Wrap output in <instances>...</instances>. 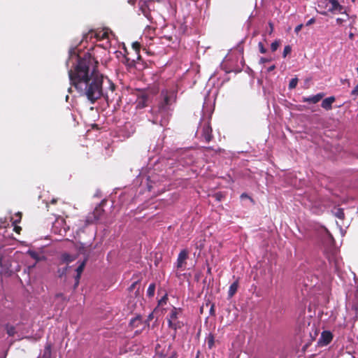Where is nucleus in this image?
Returning a JSON list of instances; mask_svg holds the SVG:
<instances>
[{
    "mask_svg": "<svg viewBox=\"0 0 358 358\" xmlns=\"http://www.w3.org/2000/svg\"><path fill=\"white\" fill-rule=\"evenodd\" d=\"M66 66L72 64L69 70V77L79 95L94 104L101 97L106 101L115 90V85L107 77L100 73L96 69V62L89 52L81 57L77 48L69 50Z\"/></svg>",
    "mask_w": 358,
    "mask_h": 358,
    "instance_id": "f257e3e1",
    "label": "nucleus"
},
{
    "mask_svg": "<svg viewBox=\"0 0 358 358\" xmlns=\"http://www.w3.org/2000/svg\"><path fill=\"white\" fill-rule=\"evenodd\" d=\"M176 92L174 90L162 91L160 99L156 106L150 110V121L153 124L165 126L169 120L172 105L176 101Z\"/></svg>",
    "mask_w": 358,
    "mask_h": 358,
    "instance_id": "f03ea898",
    "label": "nucleus"
},
{
    "mask_svg": "<svg viewBox=\"0 0 358 358\" xmlns=\"http://www.w3.org/2000/svg\"><path fill=\"white\" fill-rule=\"evenodd\" d=\"M203 115L196 131V135L205 142L209 143L213 138L212 128L210 125V119L213 113L210 103L208 106L206 99L203 106Z\"/></svg>",
    "mask_w": 358,
    "mask_h": 358,
    "instance_id": "7ed1b4c3",
    "label": "nucleus"
},
{
    "mask_svg": "<svg viewBox=\"0 0 358 358\" xmlns=\"http://www.w3.org/2000/svg\"><path fill=\"white\" fill-rule=\"evenodd\" d=\"M113 36V33L107 29L99 31L91 30L83 36L82 43L96 38L97 41H103L100 45L104 49H108L110 48L111 38Z\"/></svg>",
    "mask_w": 358,
    "mask_h": 358,
    "instance_id": "20e7f679",
    "label": "nucleus"
},
{
    "mask_svg": "<svg viewBox=\"0 0 358 358\" xmlns=\"http://www.w3.org/2000/svg\"><path fill=\"white\" fill-rule=\"evenodd\" d=\"M317 13L323 15H327L328 13H341L346 14L348 17L344 6L341 5L337 0H320L317 3Z\"/></svg>",
    "mask_w": 358,
    "mask_h": 358,
    "instance_id": "39448f33",
    "label": "nucleus"
},
{
    "mask_svg": "<svg viewBox=\"0 0 358 358\" xmlns=\"http://www.w3.org/2000/svg\"><path fill=\"white\" fill-rule=\"evenodd\" d=\"M305 287L309 289L313 294H327L329 292L328 285H323L322 283L317 282V278L314 277L310 284L305 282Z\"/></svg>",
    "mask_w": 358,
    "mask_h": 358,
    "instance_id": "423d86ee",
    "label": "nucleus"
},
{
    "mask_svg": "<svg viewBox=\"0 0 358 358\" xmlns=\"http://www.w3.org/2000/svg\"><path fill=\"white\" fill-rule=\"evenodd\" d=\"M164 178V177L162 176L161 180H157L155 176H148L147 178L148 191H152L154 193H161L164 192L166 185L161 184L163 182Z\"/></svg>",
    "mask_w": 358,
    "mask_h": 358,
    "instance_id": "0eeeda50",
    "label": "nucleus"
},
{
    "mask_svg": "<svg viewBox=\"0 0 358 358\" xmlns=\"http://www.w3.org/2000/svg\"><path fill=\"white\" fill-rule=\"evenodd\" d=\"M52 231L62 236H65L69 227L66 226L64 219L58 218L52 224Z\"/></svg>",
    "mask_w": 358,
    "mask_h": 358,
    "instance_id": "6e6552de",
    "label": "nucleus"
},
{
    "mask_svg": "<svg viewBox=\"0 0 358 358\" xmlns=\"http://www.w3.org/2000/svg\"><path fill=\"white\" fill-rule=\"evenodd\" d=\"M135 131V127L132 123L128 122H126L122 127L118 130V135L120 137L127 138L131 136Z\"/></svg>",
    "mask_w": 358,
    "mask_h": 358,
    "instance_id": "1a4fd4ad",
    "label": "nucleus"
},
{
    "mask_svg": "<svg viewBox=\"0 0 358 358\" xmlns=\"http://www.w3.org/2000/svg\"><path fill=\"white\" fill-rule=\"evenodd\" d=\"M180 163L182 166H187L194 162V157L189 150H184L181 152L179 158Z\"/></svg>",
    "mask_w": 358,
    "mask_h": 358,
    "instance_id": "9d476101",
    "label": "nucleus"
},
{
    "mask_svg": "<svg viewBox=\"0 0 358 358\" xmlns=\"http://www.w3.org/2000/svg\"><path fill=\"white\" fill-rule=\"evenodd\" d=\"M181 312L180 308L173 307L168 317V324L171 328L176 329L177 325L176 321L178 319L179 313Z\"/></svg>",
    "mask_w": 358,
    "mask_h": 358,
    "instance_id": "9b49d317",
    "label": "nucleus"
},
{
    "mask_svg": "<svg viewBox=\"0 0 358 358\" xmlns=\"http://www.w3.org/2000/svg\"><path fill=\"white\" fill-rule=\"evenodd\" d=\"M333 339L332 333L329 331H324L317 341L319 346H326L331 343Z\"/></svg>",
    "mask_w": 358,
    "mask_h": 358,
    "instance_id": "f8f14e48",
    "label": "nucleus"
},
{
    "mask_svg": "<svg viewBox=\"0 0 358 358\" xmlns=\"http://www.w3.org/2000/svg\"><path fill=\"white\" fill-rule=\"evenodd\" d=\"M187 257L188 252L187 250H182L180 252L176 263V266L177 267V268H182L183 267V265L185 263Z\"/></svg>",
    "mask_w": 358,
    "mask_h": 358,
    "instance_id": "ddd939ff",
    "label": "nucleus"
},
{
    "mask_svg": "<svg viewBox=\"0 0 358 358\" xmlns=\"http://www.w3.org/2000/svg\"><path fill=\"white\" fill-rule=\"evenodd\" d=\"M148 101V97L144 94H141L138 96L136 101V108L137 109H142L147 106Z\"/></svg>",
    "mask_w": 358,
    "mask_h": 358,
    "instance_id": "4468645a",
    "label": "nucleus"
},
{
    "mask_svg": "<svg viewBox=\"0 0 358 358\" xmlns=\"http://www.w3.org/2000/svg\"><path fill=\"white\" fill-rule=\"evenodd\" d=\"M324 96V93H318L315 95L303 97L302 101L305 103H317Z\"/></svg>",
    "mask_w": 358,
    "mask_h": 358,
    "instance_id": "2eb2a0df",
    "label": "nucleus"
},
{
    "mask_svg": "<svg viewBox=\"0 0 358 358\" xmlns=\"http://www.w3.org/2000/svg\"><path fill=\"white\" fill-rule=\"evenodd\" d=\"M336 99L331 96L324 99L321 104V106L326 110H330L332 108V103L335 101Z\"/></svg>",
    "mask_w": 358,
    "mask_h": 358,
    "instance_id": "dca6fc26",
    "label": "nucleus"
},
{
    "mask_svg": "<svg viewBox=\"0 0 358 358\" xmlns=\"http://www.w3.org/2000/svg\"><path fill=\"white\" fill-rule=\"evenodd\" d=\"M85 260L83 261L80 265L77 267L76 268V275L75 277V287H76L78 284H79V280H80V275L84 270V267L85 266Z\"/></svg>",
    "mask_w": 358,
    "mask_h": 358,
    "instance_id": "f3484780",
    "label": "nucleus"
},
{
    "mask_svg": "<svg viewBox=\"0 0 358 358\" xmlns=\"http://www.w3.org/2000/svg\"><path fill=\"white\" fill-rule=\"evenodd\" d=\"M140 10L141 13L149 20L152 21V16L150 14V8H148L147 3L143 2L140 5Z\"/></svg>",
    "mask_w": 358,
    "mask_h": 358,
    "instance_id": "a211bd4d",
    "label": "nucleus"
},
{
    "mask_svg": "<svg viewBox=\"0 0 358 358\" xmlns=\"http://www.w3.org/2000/svg\"><path fill=\"white\" fill-rule=\"evenodd\" d=\"M335 250L331 252V255H327L329 263L331 264L333 262L334 263L335 269H338L340 267V262L338 258L336 256Z\"/></svg>",
    "mask_w": 358,
    "mask_h": 358,
    "instance_id": "6ab92c4d",
    "label": "nucleus"
},
{
    "mask_svg": "<svg viewBox=\"0 0 358 358\" xmlns=\"http://www.w3.org/2000/svg\"><path fill=\"white\" fill-rule=\"evenodd\" d=\"M238 287V280H236L229 286V291H228V298H229V299L231 298L236 294V292H237Z\"/></svg>",
    "mask_w": 358,
    "mask_h": 358,
    "instance_id": "aec40b11",
    "label": "nucleus"
},
{
    "mask_svg": "<svg viewBox=\"0 0 358 358\" xmlns=\"http://www.w3.org/2000/svg\"><path fill=\"white\" fill-rule=\"evenodd\" d=\"M76 257L75 255H72L68 253H64L61 256V260L62 262L69 264L70 262H73L76 259Z\"/></svg>",
    "mask_w": 358,
    "mask_h": 358,
    "instance_id": "412c9836",
    "label": "nucleus"
},
{
    "mask_svg": "<svg viewBox=\"0 0 358 358\" xmlns=\"http://www.w3.org/2000/svg\"><path fill=\"white\" fill-rule=\"evenodd\" d=\"M129 324L131 327H138L139 326L143 325L142 323L141 317L137 316L131 320Z\"/></svg>",
    "mask_w": 358,
    "mask_h": 358,
    "instance_id": "4be33fe9",
    "label": "nucleus"
},
{
    "mask_svg": "<svg viewBox=\"0 0 358 358\" xmlns=\"http://www.w3.org/2000/svg\"><path fill=\"white\" fill-rule=\"evenodd\" d=\"M15 217L16 218H12V220H13V224L14 225V230L19 233L20 230H21V228L20 227H17L16 224L17 223L20 222V220H21V213H17L16 215H15Z\"/></svg>",
    "mask_w": 358,
    "mask_h": 358,
    "instance_id": "5701e85b",
    "label": "nucleus"
},
{
    "mask_svg": "<svg viewBox=\"0 0 358 358\" xmlns=\"http://www.w3.org/2000/svg\"><path fill=\"white\" fill-rule=\"evenodd\" d=\"M51 357V344L47 343L41 358H50Z\"/></svg>",
    "mask_w": 358,
    "mask_h": 358,
    "instance_id": "b1692460",
    "label": "nucleus"
},
{
    "mask_svg": "<svg viewBox=\"0 0 358 358\" xmlns=\"http://www.w3.org/2000/svg\"><path fill=\"white\" fill-rule=\"evenodd\" d=\"M324 232L327 244H329L330 246L333 245L334 240L331 234L329 232V231L327 229H324Z\"/></svg>",
    "mask_w": 358,
    "mask_h": 358,
    "instance_id": "393cba45",
    "label": "nucleus"
},
{
    "mask_svg": "<svg viewBox=\"0 0 358 358\" xmlns=\"http://www.w3.org/2000/svg\"><path fill=\"white\" fill-rule=\"evenodd\" d=\"M206 341L208 348L212 349L213 347L214 346V343H215V338H214L213 335L211 334H209L206 338Z\"/></svg>",
    "mask_w": 358,
    "mask_h": 358,
    "instance_id": "a878e982",
    "label": "nucleus"
},
{
    "mask_svg": "<svg viewBox=\"0 0 358 358\" xmlns=\"http://www.w3.org/2000/svg\"><path fill=\"white\" fill-rule=\"evenodd\" d=\"M155 283L150 284V285L148 286V288L147 289V295L149 297H152L155 294Z\"/></svg>",
    "mask_w": 358,
    "mask_h": 358,
    "instance_id": "bb28decb",
    "label": "nucleus"
},
{
    "mask_svg": "<svg viewBox=\"0 0 358 358\" xmlns=\"http://www.w3.org/2000/svg\"><path fill=\"white\" fill-rule=\"evenodd\" d=\"M121 62L127 66H133L134 65V60H130L129 58L125 57L124 55H122V59Z\"/></svg>",
    "mask_w": 358,
    "mask_h": 358,
    "instance_id": "cd10ccee",
    "label": "nucleus"
},
{
    "mask_svg": "<svg viewBox=\"0 0 358 358\" xmlns=\"http://www.w3.org/2000/svg\"><path fill=\"white\" fill-rule=\"evenodd\" d=\"M27 254H29L31 258H33L34 259H35L37 262L41 259L39 254L36 251L29 250L27 251Z\"/></svg>",
    "mask_w": 358,
    "mask_h": 358,
    "instance_id": "c85d7f7f",
    "label": "nucleus"
},
{
    "mask_svg": "<svg viewBox=\"0 0 358 358\" xmlns=\"http://www.w3.org/2000/svg\"><path fill=\"white\" fill-rule=\"evenodd\" d=\"M334 215L338 219L343 220L345 217L343 209L338 208L334 212Z\"/></svg>",
    "mask_w": 358,
    "mask_h": 358,
    "instance_id": "c756f323",
    "label": "nucleus"
},
{
    "mask_svg": "<svg viewBox=\"0 0 358 358\" xmlns=\"http://www.w3.org/2000/svg\"><path fill=\"white\" fill-rule=\"evenodd\" d=\"M298 83V79L296 78L291 79L289 83V88L294 89L296 87Z\"/></svg>",
    "mask_w": 358,
    "mask_h": 358,
    "instance_id": "7c9ffc66",
    "label": "nucleus"
},
{
    "mask_svg": "<svg viewBox=\"0 0 358 358\" xmlns=\"http://www.w3.org/2000/svg\"><path fill=\"white\" fill-rule=\"evenodd\" d=\"M168 300L167 294H165L159 301L158 306H164Z\"/></svg>",
    "mask_w": 358,
    "mask_h": 358,
    "instance_id": "2f4dec72",
    "label": "nucleus"
},
{
    "mask_svg": "<svg viewBox=\"0 0 358 358\" xmlns=\"http://www.w3.org/2000/svg\"><path fill=\"white\" fill-rule=\"evenodd\" d=\"M280 45V43L278 41H275L271 44V50L272 52H275L277 50Z\"/></svg>",
    "mask_w": 358,
    "mask_h": 358,
    "instance_id": "473e14b6",
    "label": "nucleus"
},
{
    "mask_svg": "<svg viewBox=\"0 0 358 358\" xmlns=\"http://www.w3.org/2000/svg\"><path fill=\"white\" fill-rule=\"evenodd\" d=\"M291 51H292V48L289 45H286L283 50L282 57H286L287 55L291 52Z\"/></svg>",
    "mask_w": 358,
    "mask_h": 358,
    "instance_id": "72a5a7b5",
    "label": "nucleus"
},
{
    "mask_svg": "<svg viewBox=\"0 0 358 358\" xmlns=\"http://www.w3.org/2000/svg\"><path fill=\"white\" fill-rule=\"evenodd\" d=\"M101 211L102 210L100 208L95 209V211L94 212L95 220H98L100 219V213Z\"/></svg>",
    "mask_w": 358,
    "mask_h": 358,
    "instance_id": "f704fd0d",
    "label": "nucleus"
},
{
    "mask_svg": "<svg viewBox=\"0 0 358 358\" xmlns=\"http://www.w3.org/2000/svg\"><path fill=\"white\" fill-rule=\"evenodd\" d=\"M258 47H259V52L262 54H264L266 52V49L264 48V44L262 43V42H259L258 43Z\"/></svg>",
    "mask_w": 358,
    "mask_h": 358,
    "instance_id": "c9c22d12",
    "label": "nucleus"
},
{
    "mask_svg": "<svg viewBox=\"0 0 358 358\" xmlns=\"http://www.w3.org/2000/svg\"><path fill=\"white\" fill-rule=\"evenodd\" d=\"M132 48L135 50L136 53H138L139 49H140V43L138 42H134L132 43Z\"/></svg>",
    "mask_w": 358,
    "mask_h": 358,
    "instance_id": "e433bc0d",
    "label": "nucleus"
},
{
    "mask_svg": "<svg viewBox=\"0 0 358 358\" xmlns=\"http://www.w3.org/2000/svg\"><path fill=\"white\" fill-rule=\"evenodd\" d=\"M271 60H272L271 57H261L260 59H259V63L260 64H264V63H266V62H269Z\"/></svg>",
    "mask_w": 358,
    "mask_h": 358,
    "instance_id": "4c0bfd02",
    "label": "nucleus"
},
{
    "mask_svg": "<svg viewBox=\"0 0 358 358\" xmlns=\"http://www.w3.org/2000/svg\"><path fill=\"white\" fill-rule=\"evenodd\" d=\"M7 333L9 336H13L15 333V329L14 327H8L7 328Z\"/></svg>",
    "mask_w": 358,
    "mask_h": 358,
    "instance_id": "58836bf2",
    "label": "nucleus"
},
{
    "mask_svg": "<svg viewBox=\"0 0 358 358\" xmlns=\"http://www.w3.org/2000/svg\"><path fill=\"white\" fill-rule=\"evenodd\" d=\"M303 27V24H300L299 25H297L295 29H294V32L298 34L299 32L301 31V29H302Z\"/></svg>",
    "mask_w": 358,
    "mask_h": 358,
    "instance_id": "ea45409f",
    "label": "nucleus"
},
{
    "mask_svg": "<svg viewBox=\"0 0 358 358\" xmlns=\"http://www.w3.org/2000/svg\"><path fill=\"white\" fill-rule=\"evenodd\" d=\"M352 95H358V84L356 85V87L354 88V90L352 91Z\"/></svg>",
    "mask_w": 358,
    "mask_h": 358,
    "instance_id": "a19ab883",
    "label": "nucleus"
},
{
    "mask_svg": "<svg viewBox=\"0 0 358 358\" xmlns=\"http://www.w3.org/2000/svg\"><path fill=\"white\" fill-rule=\"evenodd\" d=\"M66 270H67V267H65L64 268H63L62 271L61 269H59V273H60L59 275L60 277H62L63 275H64L66 272Z\"/></svg>",
    "mask_w": 358,
    "mask_h": 358,
    "instance_id": "79ce46f5",
    "label": "nucleus"
},
{
    "mask_svg": "<svg viewBox=\"0 0 358 358\" xmlns=\"http://www.w3.org/2000/svg\"><path fill=\"white\" fill-rule=\"evenodd\" d=\"M343 358H355L350 353H345L343 355Z\"/></svg>",
    "mask_w": 358,
    "mask_h": 358,
    "instance_id": "37998d69",
    "label": "nucleus"
},
{
    "mask_svg": "<svg viewBox=\"0 0 358 358\" xmlns=\"http://www.w3.org/2000/svg\"><path fill=\"white\" fill-rule=\"evenodd\" d=\"M345 19H343V18L338 17V18L336 19V22H337V24H342L343 22H345Z\"/></svg>",
    "mask_w": 358,
    "mask_h": 358,
    "instance_id": "c03bdc74",
    "label": "nucleus"
},
{
    "mask_svg": "<svg viewBox=\"0 0 358 358\" xmlns=\"http://www.w3.org/2000/svg\"><path fill=\"white\" fill-rule=\"evenodd\" d=\"M315 22V19L314 18H310L306 23V26H309L310 24H312L313 23Z\"/></svg>",
    "mask_w": 358,
    "mask_h": 358,
    "instance_id": "a18cd8bd",
    "label": "nucleus"
},
{
    "mask_svg": "<svg viewBox=\"0 0 358 358\" xmlns=\"http://www.w3.org/2000/svg\"><path fill=\"white\" fill-rule=\"evenodd\" d=\"M268 24H269V27H270V28H269V30H270L269 34H271L273 32V24L271 22H269Z\"/></svg>",
    "mask_w": 358,
    "mask_h": 358,
    "instance_id": "49530a36",
    "label": "nucleus"
},
{
    "mask_svg": "<svg viewBox=\"0 0 358 358\" xmlns=\"http://www.w3.org/2000/svg\"><path fill=\"white\" fill-rule=\"evenodd\" d=\"M275 68V65H272L271 66H269L268 69H267V71L268 72H271L273 70H274Z\"/></svg>",
    "mask_w": 358,
    "mask_h": 358,
    "instance_id": "de8ad7c7",
    "label": "nucleus"
},
{
    "mask_svg": "<svg viewBox=\"0 0 358 358\" xmlns=\"http://www.w3.org/2000/svg\"><path fill=\"white\" fill-rule=\"evenodd\" d=\"M215 313V311H214V305H212L211 307H210V314L211 315H214Z\"/></svg>",
    "mask_w": 358,
    "mask_h": 358,
    "instance_id": "09e8293b",
    "label": "nucleus"
},
{
    "mask_svg": "<svg viewBox=\"0 0 358 358\" xmlns=\"http://www.w3.org/2000/svg\"><path fill=\"white\" fill-rule=\"evenodd\" d=\"M136 283H137V282H133V283L131 284V287H130V289H133L135 287V286H136Z\"/></svg>",
    "mask_w": 358,
    "mask_h": 358,
    "instance_id": "8fccbe9b",
    "label": "nucleus"
},
{
    "mask_svg": "<svg viewBox=\"0 0 358 358\" xmlns=\"http://www.w3.org/2000/svg\"><path fill=\"white\" fill-rule=\"evenodd\" d=\"M353 37H354V34H353L352 33H350V34H349V38H351V39H352V38H353Z\"/></svg>",
    "mask_w": 358,
    "mask_h": 358,
    "instance_id": "3c124183",
    "label": "nucleus"
},
{
    "mask_svg": "<svg viewBox=\"0 0 358 358\" xmlns=\"http://www.w3.org/2000/svg\"><path fill=\"white\" fill-rule=\"evenodd\" d=\"M114 53H116L117 55H118V54L122 55L121 52H118V51H116V50H114ZM117 57H119V55H117Z\"/></svg>",
    "mask_w": 358,
    "mask_h": 358,
    "instance_id": "603ef678",
    "label": "nucleus"
},
{
    "mask_svg": "<svg viewBox=\"0 0 358 358\" xmlns=\"http://www.w3.org/2000/svg\"><path fill=\"white\" fill-rule=\"evenodd\" d=\"M56 201H57V199H52L51 200V203H53V204H54V203H56Z\"/></svg>",
    "mask_w": 358,
    "mask_h": 358,
    "instance_id": "864d4df0",
    "label": "nucleus"
},
{
    "mask_svg": "<svg viewBox=\"0 0 358 358\" xmlns=\"http://www.w3.org/2000/svg\"><path fill=\"white\" fill-rule=\"evenodd\" d=\"M2 266V258L0 257V267Z\"/></svg>",
    "mask_w": 358,
    "mask_h": 358,
    "instance_id": "5fc2aeb1",
    "label": "nucleus"
},
{
    "mask_svg": "<svg viewBox=\"0 0 358 358\" xmlns=\"http://www.w3.org/2000/svg\"><path fill=\"white\" fill-rule=\"evenodd\" d=\"M246 196H247L245 194H243L241 195V197H246Z\"/></svg>",
    "mask_w": 358,
    "mask_h": 358,
    "instance_id": "6e6d98bb",
    "label": "nucleus"
},
{
    "mask_svg": "<svg viewBox=\"0 0 358 358\" xmlns=\"http://www.w3.org/2000/svg\"><path fill=\"white\" fill-rule=\"evenodd\" d=\"M80 252L83 253V252L81 250V248L79 249Z\"/></svg>",
    "mask_w": 358,
    "mask_h": 358,
    "instance_id": "4d7b16f0",
    "label": "nucleus"
},
{
    "mask_svg": "<svg viewBox=\"0 0 358 358\" xmlns=\"http://www.w3.org/2000/svg\"><path fill=\"white\" fill-rule=\"evenodd\" d=\"M353 329H355V331H357L355 326L353 327Z\"/></svg>",
    "mask_w": 358,
    "mask_h": 358,
    "instance_id": "13d9d810",
    "label": "nucleus"
},
{
    "mask_svg": "<svg viewBox=\"0 0 358 358\" xmlns=\"http://www.w3.org/2000/svg\"><path fill=\"white\" fill-rule=\"evenodd\" d=\"M169 358H171V357H169Z\"/></svg>",
    "mask_w": 358,
    "mask_h": 358,
    "instance_id": "bf43d9fd",
    "label": "nucleus"
}]
</instances>
